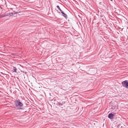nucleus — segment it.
<instances>
[{"instance_id":"nucleus-1","label":"nucleus","mask_w":128,"mask_h":128,"mask_svg":"<svg viewBox=\"0 0 128 128\" xmlns=\"http://www.w3.org/2000/svg\"><path fill=\"white\" fill-rule=\"evenodd\" d=\"M15 104L16 106L19 107L17 109V110L24 109V108L22 107L24 104L20 102V100L19 99L16 100Z\"/></svg>"},{"instance_id":"nucleus-2","label":"nucleus","mask_w":128,"mask_h":128,"mask_svg":"<svg viewBox=\"0 0 128 128\" xmlns=\"http://www.w3.org/2000/svg\"><path fill=\"white\" fill-rule=\"evenodd\" d=\"M122 86L125 88L128 89V81L125 80L122 82Z\"/></svg>"},{"instance_id":"nucleus-3","label":"nucleus","mask_w":128,"mask_h":128,"mask_svg":"<svg viewBox=\"0 0 128 128\" xmlns=\"http://www.w3.org/2000/svg\"><path fill=\"white\" fill-rule=\"evenodd\" d=\"M114 114L110 113L108 114V117L110 119H112L114 118Z\"/></svg>"},{"instance_id":"nucleus-4","label":"nucleus","mask_w":128,"mask_h":128,"mask_svg":"<svg viewBox=\"0 0 128 128\" xmlns=\"http://www.w3.org/2000/svg\"><path fill=\"white\" fill-rule=\"evenodd\" d=\"M61 12L62 14V16L66 19L68 18L67 15L64 13L63 11H61Z\"/></svg>"},{"instance_id":"nucleus-5","label":"nucleus","mask_w":128,"mask_h":128,"mask_svg":"<svg viewBox=\"0 0 128 128\" xmlns=\"http://www.w3.org/2000/svg\"><path fill=\"white\" fill-rule=\"evenodd\" d=\"M12 71L14 72H17V69L15 67H12Z\"/></svg>"},{"instance_id":"nucleus-6","label":"nucleus","mask_w":128,"mask_h":128,"mask_svg":"<svg viewBox=\"0 0 128 128\" xmlns=\"http://www.w3.org/2000/svg\"><path fill=\"white\" fill-rule=\"evenodd\" d=\"M10 14H9V13L5 14L4 15H3L2 17H4L6 16H10Z\"/></svg>"},{"instance_id":"nucleus-7","label":"nucleus","mask_w":128,"mask_h":128,"mask_svg":"<svg viewBox=\"0 0 128 128\" xmlns=\"http://www.w3.org/2000/svg\"><path fill=\"white\" fill-rule=\"evenodd\" d=\"M56 7L61 12V11H62V10L60 9V6H57Z\"/></svg>"},{"instance_id":"nucleus-8","label":"nucleus","mask_w":128,"mask_h":128,"mask_svg":"<svg viewBox=\"0 0 128 128\" xmlns=\"http://www.w3.org/2000/svg\"><path fill=\"white\" fill-rule=\"evenodd\" d=\"M62 103L63 102H62V103H61L58 102V104L59 106L62 105Z\"/></svg>"},{"instance_id":"nucleus-9","label":"nucleus","mask_w":128,"mask_h":128,"mask_svg":"<svg viewBox=\"0 0 128 128\" xmlns=\"http://www.w3.org/2000/svg\"><path fill=\"white\" fill-rule=\"evenodd\" d=\"M117 108V106H112V109H114L115 108Z\"/></svg>"},{"instance_id":"nucleus-10","label":"nucleus","mask_w":128,"mask_h":128,"mask_svg":"<svg viewBox=\"0 0 128 128\" xmlns=\"http://www.w3.org/2000/svg\"><path fill=\"white\" fill-rule=\"evenodd\" d=\"M9 14H10V16H12V15H13L14 14V13L13 12H12L10 13H9Z\"/></svg>"},{"instance_id":"nucleus-11","label":"nucleus","mask_w":128,"mask_h":128,"mask_svg":"<svg viewBox=\"0 0 128 128\" xmlns=\"http://www.w3.org/2000/svg\"><path fill=\"white\" fill-rule=\"evenodd\" d=\"M100 17L102 18H103V16H102V15H100Z\"/></svg>"}]
</instances>
